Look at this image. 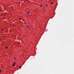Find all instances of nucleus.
I'll list each match as a JSON object with an SVG mask.
<instances>
[{
    "mask_svg": "<svg viewBox=\"0 0 74 74\" xmlns=\"http://www.w3.org/2000/svg\"><path fill=\"white\" fill-rule=\"evenodd\" d=\"M47 6H48V5H46V7H47Z\"/></svg>",
    "mask_w": 74,
    "mask_h": 74,
    "instance_id": "nucleus-8",
    "label": "nucleus"
},
{
    "mask_svg": "<svg viewBox=\"0 0 74 74\" xmlns=\"http://www.w3.org/2000/svg\"><path fill=\"white\" fill-rule=\"evenodd\" d=\"M51 4H53V3L52 2H51Z\"/></svg>",
    "mask_w": 74,
    "mask_h": 74,
    "instance_id": "nucleus-5",
    "label": "nucleus"
},
{
    "mask_svg": "<svg viewBox=\"0 0 74 74\" xmlns=\"http://www.w3.org/2000/svg\"><path fill=\"white\" fill-rule=\"evenodd\" d=\"M22 66H19V69H20L21 68Z\"/></svg>",
    "mask_w": 74,
    "mask_h": 74,
    "instance_id": "nucleus-3",
    "label": "nucleus"
},
{
    "mask_svg": "<svg viewBox=\"0 0 74 74\" xmlns=\"http://www.w3.org/2000/svg\"><path fill=\"white\" fill-rule=\"evenodd\" d=\"M15 62H14L13 64V65H12V66H15Z\"/></svg>",
    "mask_w": 74,
    "mask_h": 74,
    "instance_id": "nucleus-1",
    "label": "nucleus"
},
{
    "mask_svg": "<svg viewBox=\"0 0 74 74\" xmlns=\"http://www.w3.org/2000/svg\"><path fill=\"white\" fill-rule=\"evenodd\" d=\"M20 19H21V18H19Z\"/></svg>",
    "mask_w": 74,
    "mask_h": 74,
    "instance_id": "nucleus-9",
    "label": "nucleus"
},
{
    "mask_svg": "<svg viewBox=\"0 0 74 74\" xmlns=\"http://www.w3.org/2000/svg\"><path fill=\"white\" fill-rule=\"evenodd\" d=\"M42 6V5H40V7H41Z\"/></svg>",
    "mask_w": 74,
    "mask_h": 74,
    "instance_id": "nucleus-7",
    "label": "nucleus"
},
{
    "mask_svg": "<svg viewBox=\"0 0 74 74\" xmlns=\"http://www.w3.org/2000/svg\"><path fill=\"white\" fill-rule=\"evenodd\" d=\"M8 48V47H5V48L6 49H7Z\"/></svg>",
    "mask_w": 74,
    "mask_h": 74,
    "instance_id": "nucleus-4",
    "label": "nucleus"
},
{
    "mask_svg": "<svg viewBox=\"0 0 74 74\" xmlns=\"http://www.w3.org/2000/svg\"><path fill=\"white\" fill-rule=\"evenodd\" d=\"M16 59V58H14V59Z\"/></svg>",
    "mask_w": 74,
    "mask_h": 74,
    "instance_id": "nucleus-12",
    "label": "nucleus"
},
{
    "mask_svg": "<svg viewBox=\"0 0 74 74\" xmlns=\"http://www.w3.org/2000/svg\"><path fill=\"white\" fill-rule=\"evenodd\" d=\"M27 27H29V26H27Z\"/></svg>",
    "mask_w": 74,
    "mask_h": 74,
    "instance_id": "nucleus-10",
    "label": "nucleus"
},
{
    "mask_svg": "<svg viewBox=\"0 0 74 74\" xmlns=\"http://www.w3.org/2000/svg\"><path fill=\"white\" fill-rule=\"evenodd\" d=\"M1 71L0 70V73H1Z\"/></svg>",
    "mask_w": 74,
    "mask_h": 74,
    "instance_id": "nucleus-11",
    "label": "nucleus"
},
{
    "mask_svg": "<svg viewBox=\"0 0 74 74\" xmlns=\"http://www.w3.org/2000/svg\"><path fill=\"white\" fill-rule=\"evenodd\" d=\"M29 13H30V12H28L27 13V14H29Z\"/></svg>",
    "mask_w": 74,
    "mask_h": 74,
    "instance_id": "nucleus-2",
    "label": "nucleus"
},
{
    "mask_svg": "<svg viewBox=\"0 0 74 74\" xmlns=\"http://www.w3.org/2000/svg\"><path fill=\"white\" fill-rule=\"evenodd\" d=\"M4 37H5V36H3V38H4Z\"/></svg>",
    "mask_w": 74,
    "mask_h": 74,
    "instance_id": "nucleus-6",
    "label": "nucleus"
}]
</instances>
